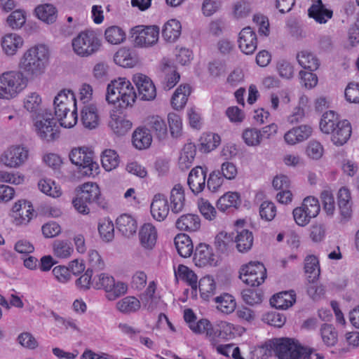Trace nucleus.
Segmentation results:
<instances>
[{
	"mask_svg": "<svg viewBox=\"0 0 359 359\" xmlns=\"http://www.w3.org/2000/svg\"><path fill=\"white\" fill-rule=\"evenodd\" d=\"M29 156V149L22 144L8 147L1 156L0 160L6 166L18 168L24 165Z\"/></svg>",
	"mask_w": 359,
	"mask_h": 359,
	"instance_id": "nucleus-9",
	"label": "nucleus"
},
{
	"mask_svg": "<svg viewBox=\"0 0 359 359\" xmlns=\"http://www.w3.org/2000/svg\"><path fill=\"white\" fill-rule=\"evenodd\" d=\"M80 189V193L73 200L72 203L79 212L88 214L89 212L88 203L95 202L100 204V189L95 183L87 182L82 184Z\"/></svg>",
	"mask_w": 359,
	"mask_h": 359,
	"instance_id": "nucleus-7",
	"label": "nucleus"
},
{
	"mask_svg": "<svg viewBox=\"0 0 359 359\" xmlns=\"http://www.w3.org/2000/svg\"><path fill=\"white\" fill-rule=\"evenodd\" d=\"M175 245L179 255L182 257H189L193 253L194 246L189 236L180 233L175 238Z\"/></svg>",
	"mask_w": 359,
	"mask_h": 359,
	"instance_id": "nucleus-40",
	"label": "nucleus"
},
{
	"mask_svg": "<svg viewBox=\"0 0 359 359\" xmlns=\"http://www.w3.org/2000/svg\"><path fill=\"white\" fill-rule=\"evenodd\" d=\"M133 144L140 150L149 148L152 142L150 130L144 127L137 128L133 134Z\"/></svg>",
	"mask_w": 359,
	"mask_h": 359,
	"instance_id": "nucleus-27",
	"label": "nucleus"
},
{
	"mask_svg": "<svg viewBox=\"0 0 359 359\" xmlns=\"http://www.w3.org/2000/svg\"><path fill=\"white\" fill-rule=\"evenodd\" d=\"M53 251L55 257L66 259L70 257L74 249L70 242L67 241L56 240L53 244Z\"/></svg>",
	"mask_w": 359,
	"mask_h": 359,
	"instance_id": "nucleus-49",
	"label": "nucleus"
},
{
	"mask_svg": "<svg viewBox=\"0 0 359 359\" xmlns=\"http://www.w3.org/2000/svg\"><path fill=\"white\" fill-rule=\"evenodd\" d=\"M312 133V128L308 125H301L288 130L284 135L287 144L294 145L307 140Z\"/></svg>",
	"mask_w": 359,
	"mask_h": 359,
	"instance_id": "nucleus-18",
	"label": "nucleus"
},
{
	"mask_svg": "<svg viewBox=\"0 0 359 359\" xmlns=\"http://www.w3.org/2000/svg\"><path fill=\"white\" fill-rule=\"evenodd\" d=\"M170 201L172 212L178 213L183 210L185 197L184 189L181 184H175L172 189L170 191Z\"/></svg>",
	"mask_w": 359,
	"mask_h": 359,
	"instance_id": "nucleus-37",
	"label": "nucleus"
},
{
	"mask_svg": "<svg viewBox=\"0 0 359 359\" xmlns=\"http://www.w3.org/2000/svg\"><path fill=\"white\" fill-rule=\"evenodd\" d=\"M299 65L311 72L317 70L320 66L318 58L309 50H302L297 54Z\"/></svg>",
	"mask_w": 359,
	"mask_h": 359,
	"instance_id": "nucleus-35",
	"label": "nucleus"
},
{
	"mask_svg": "<svg viewBox=\"0 0 359 359\" xmlns=\"http://www.w3.org/2000/svg\"><path fill=\"white\" fill-rule=\"evenodd\" d=\"M27 79L20 71H8L0 75V98L15 97L26 86Z\"/></svg>",
	"mask_w": 359,
	"mask_h": 359,
	"instance_id": "nucleus-4",
	"label": "nucleus"
},
{
	"mask_svg": "<svg viewBox=\"0 0 359 359\" xmlns=\"http://www.w3.org/2000/svg\"><path fill=\"white\" fill-rule=\"evenodd\" d=\"M23 44L22 38L17 34H8L4 36L1 41L4 51L8 55H13L18 48Z\"/></svg>",
	"mask_w": 359,
	"mask_h": 359,
	"instance_id": "nucleus-34",
	"label": "nucleus"
},
{
	"mask_svg": "<svg viewBox=\"0 0 359 359\" xmlns=\"http://www.w3.org/2000/svg\"><path fill=\"white\" fill-rule=\"evenodd\" d=\"M175 225L181 231H196L201 227V219L198 215L186 214L177 219Z\"/></svg>",
	"mask_w": 359,
	"mask_h": 359,
	"instance_id": "nucleus-28",
	"label": "nucleus"
},
{
	"mask_svg": "<svg viewBox=\"0 0 359 359\" xmlns=\"http://www.w3.org/2000/svg\"><path fill=\"white\" fill-rule=\"evenodd\" d=\"M101 162L105 170L111 171L119 163L118 155L114 150L107 149L102 154Z\"/></svg>",
	"mask_w": 359,
	"mask_h": 359,
	"instance_id": "nucleus-53",
	"label": "nucleus"
},
{
	"mask_svg": "<svg viewBox=\"0 0 359 359\" xmlns=\"http://www.w3.org/2000/svg\"><path fill=\"white\" fill-rule=\"evenodd\" d=\"M323 209L327 216H333L335 211V202L333 194L330 191L324 190L320 194Z\"/></svg>",
	"mask_w": 359,
	"mask_h": 359,
	"instance_id": "nucleus-56",
	"label": "nucleus"
},
{
	"mask_svg": "<svg viewBox=\"0 0 359 359\" xmlns=\"http://www.w3.org/2000/svg\"><path fill=\"white\" fill-rule=\"evenodd\" d=\"M81 116L82 124L86 128L94 129L99 125L97 109L93 104L83 105L81 111Z\"/></svg>",
	"mask_w": 359,
	"mask_h": 359,
	"instance_id": "nucleus-21",
	"label": "nucleus"
},
{
	"mask_svg": "<svg viewBox=\"0 0 359 359\" xmlns=\"http://www.w3.org/2000/svg\"><path fill=\"white\" fill-rule=\"evenodd\" d=\"M34 13L39 20L47 24L53 23L57 17L56 8L50 4L39 5L35 8Z\"/></svg>",
	"mask_w": 359,
	"mask_h": 359,
	"instance_id": "nucleus-32",
	"label": "nucleus"
},
{
	"mask_svg": "<svg viewBox=\"0 0 359 359\" xmlns=\"http://www.w3.org/2000/svg\"><path fill=\"white\" fill-rule=\"evenodd\" d=\"M194 259L196 265L200 267L215 266L217 263L212 248L205 243H200L196 247Z\"/></svg>",
	"mask_w": 359,
	"mask_h": 359,
	"instance_id": "nucleus-16",
	"label": "nucleus"
},
{
	"mask_svg": "<svg viewBox=\"0 0 359 359\" xmlns=\"http://www.w3.org/2000/svg\"><path fill=\"white\" fill-rule=\"evenodd\" d=\"M114 60L119 66L133 67L137 63L138 59L134 51L122 48L115 53Z\"/></svg>",
	"mask_w": 359,
	"mask_h": 359,
	"instance_id": "nucleus-29",
	"label": "nucleus"
},
{
	"mask_svg": "<svg viewBox=\"0 0 359 359\" xmlns=\"http://www.w3.org/2000/svg\"><path fill=\"white\" fill-rule=\"evenodd\" d=\"M169 205L165 195L157 194L154 196L151 204V213L154 219L163 221L169 213Z\"/></svg>",
	"mask_w": 359,
	"mask_h": 359,
	"instance_id": "nucleus-17",
	"label": "nucleus"
},
{
	"mask_svg": "<svg viewBox=\"0 0 359 359\" xmlns=\"http://www.w3.org/2000/svg\"><path fill=\"white\" fill-rule=\"evenodd\" d=\"M265 347L269 352L273 351L278 359H306L309 356L302 346L289 338L269 341L265 344Z\"/></svg>",
	"mask_w": 359,
	"mask_h": 359,
	"instance_id": "nucleus-3",
	"label": "nucleus"
},
{
	"mask_svg": "<svg viewBox=\"0 0 359 359\" xmlns=\"http://www.w3.org/2000/svg\"><path fill=\"white\" fill-rule=\"evenodd\" d=\"M351 198V192L347 188L341 187L339 190L337 195L338 206L342 219L344 222L348 221L351 217L352 203Z\"/></svg>",
	"mask_w": 359,
	"mask_h": 359,
	"instance_id": "nucleus-22",
	"label": "nucleus"
},
{
	"mask_svg": "<svg viewBox=\"0 0 359 359\" xmlns=\"http://www.w3.org/2000/svg\"><path fill=\"white\" fill-rule=\"evenodd\" d=\"M187 184L195 195L203 191L206 186V173L201 166L191 169L187 178Z\"/></svg>",
	"mask_w": 359,
	"mask_h": 359,
	"instance_id": "nucleus-15",
	"label": "nucleus"
},
{
	"mask_svg": "<svg viewBox=\"0 0 359 359\" xmlns=\"http://www.w3.org/2000/svg\"><path fill=\"white\" fill-rule=\"evenodd\" d=\"M135 46L148 47L155 44L158 39L159 28L157 26L138 25L131 29Z\"/></svg>",
	"mask_w": 359,
	"mask_h": 359,
	"instance_id": "nucleus-10",
	"label": "nucleus"
},
{
	"mask_svg": "<svg viewBox=\"0 0 359 359\" xmlns=\"http://www.w3.org/2000/svg\"><path fill=\"white\" fill-rule=\"evenodd\" d=\"M242 137L245 143L250 147L259 146L262 141L261 131L255 128L245 129L243 133Z\"/></svg>",
	"mask_w": 359,
	"mask_h": 359,
	"instance_id": "nucleus-52",
	"label": "nucleus"
},
{
	"mask_svg": "<svg viewBox=\"0 0 359 359\" xmlns=\"http://www.w3.org/2000/svg\"><path fill=\"white\" fill-rule=\"evenodd\" d=\"M181 29V24L178 20L175 19L168 20L163 26V37L169 42H174L179 38Z\"/></svg>",
	"mask_w": 359,
	"mask_h": 359,
	"instance_id": "nucleus-41",
	"label": "nucleus"
},
{
	"mask_svg": "<svg viewBox=\"0 0 359 359\" xmlns=\"http://www.w3.org/2000/svg\"><path fill=\"white\" fill-rule=\"evenodd\" d=\"M189 328L195 333L205 332L210 337L213 335V327L210 322L207 319H201L197 323L191 324Z\"/></svg>",
	"mask_w": 359,
	"mask_h": 359,
	"instance_id": "nucleus-62",
	"label": "nucleus"
},
{
	"mask_svg": "<svg viewBox=\"0 0 359 359\" xmlns=\"http://www.w3.org/2000/svg\"><path fill=\"white\" fill-rule=\"evenodd\" d=\"M137 95L131 83L125 78H119L108 84L106 100L109 103H119V107L126 108L135 102Z\"/></svg>",
	"mask_w": 359,
	"mask_h": 359,
	"instance_id": "nucleus-2",
	"label": "nucleus"
},
{
	"mask_svg": "<svg viewBox=\"0 0 359 359\" xmlns=\"http://www.w3.org/2000/svg\"><path fill=\"white\" fill-rule=\"evenodd\" d=\"M198 287L203 299L208 300L211 296L214 295L216 289V285L212 276H207L202 278Z\"/></svg>",
	"mask_w": 359,
	"mask_h": 359,
	"instance_id": "nucleus-47",
	"label": "nucleus"
},
{
	"mask_svg": "<svg viewBox=\"0 0 359 359\" xmlns=\"http://www.w3.org/2000/svg\"><path fill=\"white\" fill-rule=\"evenodd\" d=\"M139 238L140 243L144 248L152 249L157 239L156 229L150 223L144 224L140 230Z\"/></svg>",
	"mask_w": 359,
	"mask_h": 359,
	"instance_id": "nucleus-23",
	"label": "nucleus"
},
{
	"mask_svg": "<svg viewBox=\"0 0 359 359\" xmlns=\"http://www.w3.org/2000/svg\"><path fill=\"white\" fill-rule=\"evenodd\" d=\"M7 25L13 29L21 28L26 22V13L24 10L16 9L6 19Z\"/></svg>",
	"mask_w": 359,
	"mask_h": 359,
	"instance_id": "nucleus-51",
	"label": "nucleus"
},
{
	"mask_svg": "<svg viewBox=\"0 0 359 359\" xmlns=\"http://www.w3.org/2000/svg\"><path fill=\"white\" fill-rule=\"evenodd\" d=\"M162 66V70L165 74L161 82L162 88L165 90H169L178 83L180 76L177 72L175 66L169 60H163Z\"/></svg>",
	"mask_w": 359,
	"mask_h": 359,
	"instance_id": "nucleus-20",
	"label": "nucleus"
},
{
	"mask_svg": "<svg viewBox=\"0 0 359 359\" xmlns=\"http://www.w3.org/2000/svg\"><path fill=\"white\" fill-rule=\"evenodd\" d=\"M168 121L171 135L178 137L182 134V123L180 116L175 113H170L168 115Z\"/></svg>",
	"mask_w": 359,
	"mask_h": 359,
	"instance_id": "nucleus-61",
	"label": "nucleus"
},
{
	"mask_svg": "<svg viewBox=\"0 0 359 359\" xmlns=\"http://www.w3.org/2000/svg\"><path fill=\"white\" fill-rule=\"evenodd\" d=\"M215 244L221 253H229L234 245L233 236L222 231L216 236Z\"/></svg>",
	"mask_w": 359,
	"mask_h": 359,
	"instance_id": "nucleus-45",
	"label": "nucleus"
},
{
	"mask_svg": "<svg viewBox=\"0 0 359 359\" xmlns=\"http://www.w3.org/2000/svg\"><path fill=\"white\" fill-rule=\"evenodd\" d=\"M140 306V302L133 296L126 297L116 303L117 310L125 314L136 312Z\"/></svg>",
	"mask_w": 359,
	"mask_h": 359,
	"instance_id": "nucleus-43",
	"label": "nucleus"
},
{
	"mask_svg": "<svg viewBox=\"0 0 359 359\" xmlns=\"http://www.w3.org/2000/svg\"><path fill=\"white\" fill-rule=\"evenodd\" d=\"M302 206L311 218L316 217L320 210L318 200L313 196H308L305 198Z\"/></svg>",
	"mask_w": 359,
	"mask_h": 359,
	"instance_id": "nucleus-55",
	"label": "nucleus"
},
{
	"mask_svg": "<svg viewBox=\"0 0 359 359\" xmlns=\"http://www.w3.org/2000/svg\"><path fill=\"white\" fill-rule=\"evenodd\" d=\"M295 297L294 291L282 292L273 295L270 299V304L276 309H287L295 302Z\"/></svg>",
	"mask_w": 359,
	"mask_h": 359,
	"instance_id": "nucleus-31",
	"label": "nucleus"
},
{
	"mask_svg": "<svg viewBox=\"0 0 359 359\" xmlns=\"http://www.w3.org/2000/svg\"><path fill=\"white\" fill-rule=\"evenodd\" d=\"M25 109L32 114L33 117L39 118L42 114V99L36 92H30L25 95L23 101ZM43 113H44L43 111Z\"/></svg>",
	"mask_w": 359,
	"mask_h": 359,
	"instance_id": "nucleus-24",
	"label": "nucleus"
},
{
	"mask_svg": "<svg viewBox=\"0 0 359 359\" xmlns=\"http://www.w3.org/2000/svg\"><path fill=\"white\" fill-rule=\"evenodd\" d=\"M127 290L128 286L124 283L120 281L116 282L115 280H114L111 286H110V288L106 292V297L110 301L115 300L120 296L125 294Z\"/></svg>",
	"mask_w": 359,
	"mask_h": 359,
	"instance_id": "nucleus-58",
	"label": "nucleus"
},
{
	"mask_svg": "<svg viewBox=\"0 0 359 359\" xmlns=\"http://www.w3.org/2000/svg\"><path fill=\"white\" fill-rule=\"evenodd\" d=\"M266 277V269L259 262H250L241 269L240 278L246 284L255 287L261 285Z\"/></svg>",
	"mask_w": 359,
	"mask_h": 359,
	"instance_id": "nucleus-11",
	"label": "nucleus"
},
{
	"mask_svg": "<svg viewBox=\"0 0 359 359\" xmlns=\"http://www.w3.org/2000/svg\"><path fill=\"white\" fill-rule=\"evenodd\" d=\"M224 182V178L221 175L220 170L212 171L208 179L207 187L212 192H216L221 187Z\"/></svg>",
	"mask_w": 359,
	"mask_h": 359,
	"instance_id": "nucleus-63",
	"label": "nucleus"
},
{
	"mask_svg": "<svg viewBox=\"0 0 359 359\" xmlns=\"http://www.w3.org/2000/svg\"><path fill=\"white\" fill-rule=\"evenodd\" d=\"M109 126L114 133L123 135L131 128L132 123L123 116H117L111 117Z\"/></svg>",
	"mask_w": 359,
	"mask_h": 359,
	"instance_id": "nucleus-46",
	"label": "nucleus"
},
{
	"mask_svg": "<svg viewBox=\"0 0 359 359\" xmlns=\"http://www.w3.org/2000/svg\"><path fill=\"white\" fill-rule=\"evenodd\" d=\"M105 39L111 44H118L125 39L124 32L118 27L112 26L105 30Z\"/></svg>",
	"mask_w": 359,
	"mask_h": 359,
	"instance_id": "nucleus-57",
	"label": "nucleus"
},
{
	"mask_svg": "<svg viewBox=\"0 0 359 359\" xmlns=\"http://www.w3.org/2000/svg\"><path fill=\"white\" fill-rule=\"evenodd\" d=\"M133 81L137 88L138 96L141 100L149 101L156 97V87L149 76L137 73L133 75Z\"/></svg>",
	"mask_w": 359,
	"mask_h": 359,
	"instance_id": "nucleus-12",
	"label": "nucleus"
},
{
	"mask_svg": "<svg viewBox=\"0 0 359 359\" xmlns=\"http://www.w3.org/2000/svg\"><path fill=\"white\" fill-rule=\"evenodd\" d=\"M235 247L241 253H245L252 249L254 241L252 233L248 229L237 231L236 236H233Z\"/></svg>",
	"mask_w": 359,
	"mask_h": 359,
	"instance_id": "nucleus-25",
	"label": "nucleus"
},
{
	"mask_svg": "<svg viewBox=\"0 0 359 359\" xmlns=\"http://www.w3.org/2000/svg\"><path fill=\"white\" fill-rule=\"evenodd\" d=\"M338 115L334 111H328L325 112L320 121V128L325 134H330L333 132L334 128L339 123Z\"/></svg>",
	"mask_w": 359,
	"mask_h": 359,
	"instance_id": "nucleus-42",
	"label": "nucleus"
},
{
	"mask_svg": "<svg viewBox=\"0 0 359 359\" xmlns=\"http://www.w3.org/2000/svg\"><path fill=\"white\" fill-rule=\"evenodd\" d=\"M276 69L280 77L290 79L294 76V67L285 60H280L276 64Z\"/></svg>",
	"mask_w": 359,
	"mask_h": 359,
	"instance_id": "nucleus-64",
	"label": "nucleus"
},
{
	"mask_svg": "<svg viewBox=\"0 0 359 359\" xmlns=\"http://www.w3.org/2000/svg\"><path fill=\"white\" fill-rule=\"evenodd\" d=\"M215 302L217 304V309L226 314L232 313L236 306L233 296L226 293L217 297L215 298Z\"/></svg>",
	"mask_w": 359,
	"mask_h": 359,
	"instance_id": "nucleus-48",
	"label": "nucleus"
},
{
	"mask_svg": "<svg viewBox=\"0 0 359 359\" xmlns=\"http://www.w3.org/2000/svg\"><path fill=\"white\" fill-rule=\"evenodd\" d=\"M49 59V50L43 44L31 47L25 52L19 63L21 72L27 80L34 79L41 75Z\"/></svg>",
	"mask_w": 359,
	"mask_h": 359,
	"instance_id": "nucleus-1",
	"label": "nucleus"
},
{
	"mask_svg": "<svg viewBox=\"0 0 359 359\" xmlns=\"http://www.w3.org/2000/svg\"><path fill=\"white\" fill-rule=\"evenodd\" d=\"M100 41L93 31L81 32L72 40L74 53L81 57H88L98 50Z\"/></svg>",
	"mask_w": 359,
	"mask_h": 359,
	"instance_id": "nucleus-5",
	"label": "nucleus"
},
{
	"mask_svg": "<svg viewBox=\"0 0 359 359\" xmlns=\"http://www.w3.org/2000/svg\"><path fill=\"white\" fill-rule=\"evenodd\" d=\"M238 47L246 54H252L257 48V39L255 31L250 27L243 28L238 34Z\"/></svg>",
	"mask_w": 359,
	"mask_h": 359,
	"instance_id": "nucleus-13",
	"label": "nucleus"
},
{
	"mask_svg": "<svg viewBox=\"0 0 359 359\" xmlns=\"http://www.w3.org/2000/svg\"><path fill=\"white\" fill-rule=\"evenodd\" d=\"M118 230L125 236L130 237L136 233L137 224L134 217L128 214L120 215L116 221Z\"/></svg>",
	"mask_w": 359,
	"mask_h": 359,
	"instance_id": "nucleus-26",
	"label": "nucleus"
},
{
	"mask_svg": "<svg viewBox=\"0 0 359 359\" xmlns=\"http://www.w3.org/2000/svg\"><path fill=\"white\" fill-rule=\"evenodd\" d=\"M32 204L26 201H18L12 209V217L17 225L27 224L33 215Z\"/></svg>",
	"mask_w": 359,
	"mask_h": 359,
	"instance_id": "nucleus-14",
	"label": "nucleus"
},
{
	"mask_svg": "<svg viewBox=\"0 0 359 359\" xmlns=\"http://www.w3.org/2000/svg\"><path fill=\"white\" fill-rule=\"evenodd\" d=\"M36 118L35 132L41 140L49 142L59 137V128L50 113L45 111L40 115L39 118Z\"/></svg>",
	"mask_w": 359,
	"mask_h": 359,
	"instance_id": "nucleus-8",
	"label": "nucleus"
},
{
	"mask_svg": "<svg viewBox=\"0 0 359 359\" xmlns=\"http://www.w3.org/2000/svg\"><path fill=\"white\" fill-rule=\"evenodd\" d=\"M239 203V195L236 192H228L221 196L217 201L218 209L224 212L229 208L236 207Z\"/></svg>",
	"mask_w": 359,
	"mask_h": 359,
	"instance_id": "nucleus-50",
	"label": "nucleus"
},
{
	"mask_svg": "<svg viewBox=\"0 0 359 359\" xmlns=\"http://www.w3.org/2000/svg\"><path fill=\"white\" fill-rule=\"evenodd\" d=\"M147 126L150 132L155 133L158 139H163L167 135V125L164 120L158 116H153L147 119Z\"/></svg>",
	"mask_w": 359,
	"mask_h": 359,
	"instance_id": "nucleus-44",
	"label": "nucleus"
},
{
	"mask_svg": "<svg viewBox=\"0 0 359 359\" xmlns=\"http://www.w3.org/2000/svg\"><path fill=\"white\" fill-rule=\"evenodd\" d=\"M304 272L307 275L308 280L313 283L320 276V270L319 261L315 255H308L304 259Z\"/></svg>",
	"mask_w": 359,
	"mask_h": 359,
	"instance_id": "nucleus-36",
	"label": "nucleus"
},
{
	"mask_svg": "<svg viewBox=\"0 0 359 359\" xmlns=\"http://www.w3.org/2000/svg\"><path fill=\"white\" fill-rule=\"evenodd\" d=\"M351 131V123L344 119L341 120L329 135H331V140L335 145L341 146L350 138Z\"/></svg>",
	"mask_w": 359,
	"mask_h": 359,
	"instance_id": "nucleus-19",
	"label": "nucleus"
},
{
	"mask_svg": "<svg viewBox=\"0 0 359 359\" xmlns=\"http://www.w3.org/2000/svg\"><path fill=\"white\" fill-rule=\"evenodd\" d=\"M38 186L43 193L53 198L59 197L62 194L60 189L50 180H41Z\"/></svg>",
	"mask_w": 359,
	"mask_h": 359,
	"instance_id": "nucleus-59",
	"label": "nucleus"
},
{
	"mask_svg": "<svg viewBox=\"0 0 359 359\" xmlns=\"http://www.w3.org/2000/svg\"><path fill=\"white\" fill-rule=\"evenodd\" d=\"M191 94V88L188 84L180 85L171 98V104L177 110L182 109Z\"/></svg>",
	"mask_w": 359,
	"mask_h": 359,
	"instance_id": "nucleus-39",
	"label": "nucleus"
},
{
	"mask_svg": "<svg viewBox=\"0 0 359 359\" xmlns=\"http://www.w3.org/2000/svg\"><path fill=\"white\" fill-rule=\"evenodd\" d=\"M320 334L323 342L328 346H334L337 341V333L331 325L324 324L321 327Z\"/></svg>",
	"mask_w": 359,
	"mask_h": 359,
	"instance_id": "nucleus-54",
	"label": "nucleus"
},
{
	"mask_svg": "<svg viewBox=\"0 0 359 359\" xmlns=\"http://www.w3.org/2000/svg\"><path fill=\"white\" fill-rule=\"evenodd\" d=\"M175 276L176 278H180L186 282L194 290L197 291L198 288V277L196 274L187 266L180 264L177 269L175 270Z\"/></svg>",
	"mask_w": 359,
	"mask_h": 359,
	"instance_id": "nucleus-38",
	"label": "nucleus"
},
{
	"mask_svg": "<svg viewBox=\"0 0 359 359\" xmlns=\"http://www.w3.org/2000/svg\"><path fill=\"white\" fill-rule=\"evenodd\" d=\"M98 231L103 241L110 242L114 238V226L111 221L104 219L99 224Z\"/></svg>",
	"mask_w": 359,
	"mask_h": 359,
	"instance_id": "nucleus-60",
	"label": "nucleus"
},
{
	"mask_svg": "<svg viewBox=\"0 0 359 359\" xmlns=\"http://www.w3.org/2000/svg\"><path fill=\"white\" fill-rule=\"evenodd\" d=\"M71 162L77 165L80 172L86 176H94L98 173L99 165L93 161V153L88 148H74L69 153Z\"/></svg>",
	"mask_w": 359,
	"mask_h": 359,
	"instance_id": "nucleus-6",
	"label": "nucleus"
},
{
	"mask_svg": "<svg viewBox=\"0 0 359 359\" xmlns=\"http://www.w3.org/2000/svg\"><path fill=\"white\" fill-rule=\"evenodd\" d=\"M309 15L316 22L322 24L332 18V11L327 9L321 0H316L309 9Z\"/></svg>",
	"mask_w": 359,
	"mask_h": 359,
	"instance_id": "nucleus-30",
	"label": "nucleus"
},
{
	"mask_svg": "<svg viewBox=\"0 0 359 359\" xmlns=\"http://www.w3.org/2000/svg\"><path fill=\"white\" fill-rule=\"evenodd\" d=\"M196 154V147L194 144L189 142L184 144L179 157V168L182 170L189 168L193 164Z\"/></svg>",
	"mask_w": 359,
	"mask_h": 359,
	"instance_id": "nucleus-33",
	"label": "nucleus"
}]
</instances>
